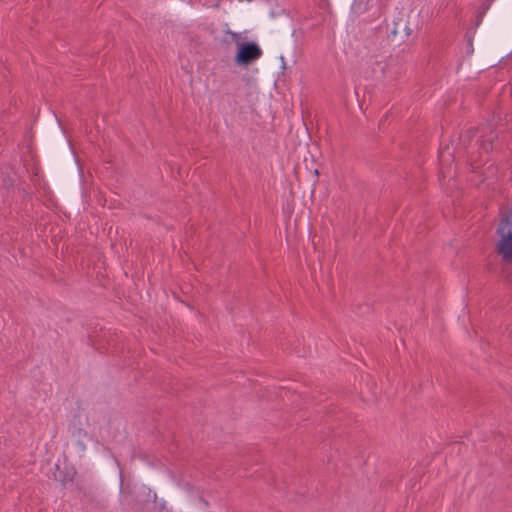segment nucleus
<instances>
[{
  "instance_id": "nucleus-2",
  "label": "nucleus",
  "mask_w": 512,
  "mask_h": 512,
  "mask_svg": "<svg viewBox=\"0 0 512 512\" xmlns=\"http://www.w3.org/2000/svg\"><path fill=\"white\" fill-rule=\"evenodd\" d=\"M261 56V48L256 43L249 42L239 45V50L235 56V61L240 65H247L258 60Z\"/></svg>"
},
{
  "instance_id": "nucleus-4",
  "label": "nucleus",
  "mask_w": 512,
  "mask_h": 512,
  "mask_svg": "<svg viewBox=\"0 0 512 512\" xmlns=\"http://www.w3.org/2000/svg\"><path fill=\"white\" fill-rule=\"evenodd\" d=\"M74 436L78 437V438H85V439H90V436L89 434L83 430V429H78L76 433L73 434Z\"/></svg>"
},
{
  "instance_id": "nucleus-5",
  "label": "nucleus",
  "mask_w": 512,
  "mask_h": 512,
  "mask_svg": "<svg viewBox=\"0 0 512 512\" xmlns=\"http://www.w3.org/2000/svg\"><path fill=\"white\" fill-rule=\"evenodd\" d=\"M233 40H237L239 35L236 32H229Z\"/></svg>"
},
{
  "instance_id": "nucleus-6",
  "label": "nucleus",
  "mask_w": 512,
  "mask_h": 512,
  "mask_svg": "<svg viewBox=\"0 0 512 512\" xmlns=\"http://www.w3.org/2000/svg\"><path fill=\"white\" fill-rule=\"evenodd\" d=\"M79 444L81 445L82 450H85L86 447H85L84 443L79 442Z\"/></svg>"
},
{
  "instance_id": "nucleus-1",
  "label": "nucleus",
  "mask_w": 512,
  "mask_h": 512,
  "mask_svg": "<svg viewBox=\"0 0 512 512\" xmlns=\"http://www.w3.org/2000/svg\"><path fill=\"white\" fill-rule=\"evenodd\" d=\"M496 233L498 240L495 250L501 257L502 262L512 264V212L501 219Z\"/></svg>"
},
{
  "instance_id": "nucleus-7",
  "label": "nucleus",
  "mask_w": 512,
  "mask_h": 512,
  "mask_svg": "<svg viewBox=\"0 0 512 512\" xmlns=\"http://www.w3.org/2000/svg\"><path fill=\"white\" fill-rule=\"evenodd\" d=\"M153 498H154V500L157 499V494L156 493L153 494Z\"/></svg>"
},
{
  "instance_id": "nucleus-3",
  "label": "nucleus",
  "mask_w": 512,
  "mask_h": 512,
  "mask_svg": "<svg viewBox=\"0 0 512 512\" xmlns=\"http://www.w3.org/2000/svg\"><path fill=\"white\" fill-rule=\"evenodd\" d=\"M477 133H481L478 137V141H480L482 148L485 151H488L491 148V143L493 139L496 138V135L491 131V127L489 125H483L480 129H468L463 137L471 139L475 137Z\"/></svg>"
}]
</instances>
